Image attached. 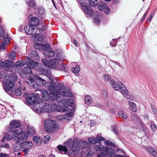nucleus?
Here are the masks:
<instances>
[{
	"mask_svg": "<svg viewBox=\"0 0 157 157\" xmlns=\"http://www.w3.org/2000/svg\"><path fill=\"white\" fill-rule=\"evenodd\" d=\"M95 139L96 141V143L97 142L99 143L101 141H103L104 140L103 137H102L101 136H97Z\"/></svg>",
	"mask_w": 157,
	"mask_h": 157,
	"instance_id": "nucleus-50",
	"label": "nucleus"
},
{
	"mask_svg": "<svg viewBox=\"0 0 157 157\" xmlns=\"http://www.w3.org/2000/svg\"><path fill=\"white\" fill-rule=\"evenodd\" d=\"M42 63L45 65H46L47 66L49 67L50 61L47 60L46 58H43L42 59Z\"/></svg>",
	"mask_w": 157,
	"mask_h": 157,
	"instance_id": "nucleus-53",
	"label": "nucleus"
},
{
	"mask_svg": "<svg viewBox=\"0 0 157 157\" xmlns=\"http://www.w3.org/2000/svg\"><path fill=\"white\" fill-rule=\"evenodd\" d=\"M112 131L115 134L118 135L119 134V131L118 130L117 128L115 126H113L112 128Z\"/></svg>",
	"mask_w": 157,
	"mask_h": 157,
	"instance_id": "nucleus-51",
	"label": "nucleus"
},
{
	"mask_svg": "<svg viewBox=\"0 0 157 157\" xmlns=\"http://www.w3.org/2000/svg\"><path fill=\"white\" fill-rule=\"evenodd\" d=\"M4 64H5L3 67L5 68L4 70L8 72H12V71L13 70L12 69H10V68H12V67L13 66L12 61L10 60H7L5 62H4Z\"/></svg>",
	"mask_w": 157,
	"mask_h": 157,
	"instance_id": "nucleus-18",
	"label": "nucleus"
},
{
	"mask_svg": "<svg viewBox=\"0 0 157 157\" xmlns=\"http://www.w3.org/2000/svg\"><path fill=\"white\" fill-rule=\"evenodd\" d=\"M150 127L151 129L154 131L156 130V126L153 121H151L150 122Z\"/></svg>",
	"mask_w": 157,
	"mask_h": 157,
	"instance_id": "nucleus-57",
	"label": "nucleus"
},
{
	"mask_svg": "<svg viewBox=\"0 0 157 157\" xmlns=\"http://www.w3.org/2000/svg\"><path fill=\"white\" fill-rule=\"evenodd\" d=\"M66 118L67 117L65 115H59L57 117V119L60 121L63 120Z\"/></svg>",
	"mask_w": 157,
	"mask_h": 157,
	"instance_id": "nucleus-60",
	"label": "nucleus"
},
{
	"mask_svg": "<svg viewBox=\"0 0 157 157\" xmlns=\"http://www.w3.org/2000/svg\"><path fill=\"white\" fill-rule=\"evenodd\" d=\"M85 103L87 105L91 104L93 102V99L90 95H86L85 98Z\"/></svg>",
	"mask_w": 157,
	"mask_h": 157,
	"instance_id": "nucleus-36",
	"label": "nucleus"
},
{
	"mask_svg": "<svg viewBox=\"0 0 157 157\" xmlns=\"http://www.w3.org/2000/svg\"><path fill=\"white\" fill-rule=\"evenodd\" d=\"M89 5H88L86 3H84L83 2H82L81 5L85 13L89 15L91 17H92L93 16L94 11L92 9L90 5L93 7H96L98 6V2H96L94 1L90 0L89 1Z\"/></svg>",
	"mask_w": 157,
	"mask_h": 157,
	"instance_id": "nucleus-5",
	"label": "nucleus"
},
{
	"mask_svg": "<svg viewBox=\"0 0 157 157\" xmlns=\"http://www.w3.org/2000/svg\"><path fill=\"white\" fill-rule=\"evenodd\" d=\"M40 98L36 95L33 93H31L30 94L29 97L27 98L26 99V102L27 105H33L36 103H38L37 100Z\"/></svg>",
	"mask_w": 157,
	"mask_h": 157,
	"instance_id": "nucleus-13",
	"label": "nucleus"
},
{
	"mask_svg": "<svg viewBox=\"0 0 157 157\" xmlns=\"http://www.w3.org/2000/svg\"><path fill=\"white\" fill-rule=\"evenodd\" d=\"M28 18L29 20H39L37 17L33 16L32 14H30L28 16Z\"/></svg>",
	"mask_w": 157,
	"mask_h": 157,
	"instance_id": "nucleus-59",
	"label": "nucleus"
},
{
	"mask_svg": "<svg viewBox=\"0 0 157 157\" xmlns=\"http://www.w3.org/2000/svg\"><path fill=\"white\" fill-rule=\"evenodd\" d=\"M25 62L20 60L17 62L15 65L16 67H22L25 66Z\"/></svg>",
	"mask_w": 157,
	"mask_h": 157,
	"instance_id": "nucleus-45",
	"label": "nucleus"
},
{
	"mask_svg": "<svg viewBox=\"0 0 157 157\" xmlns=\"http://www.w3.org/2000/svg\"><path fill=\"white\" fill-rule=\"evenodd\" d=\"M12 96H13L15 94L16 95L19 96H20L22 94L21 88H17L14 91L11 90L10 92Z\"/></svg>",
	"mask_w": 157,
	"mask_h": 157,
	"instance_id": "nucleus-34",
	"label": "nucleus"
},
{
	"mask_svg": "<svg viewBox=\"0 0 157 157\" xmlns=\"http://www.w3.org/2000/svg\"><path fill=\"white\" fill-rule=\"evenodd\" d=\"M118 115L124 120H126L128 117L127 114L122 110H119L118 111Z\"/></svg>",
	"mask_w": 157,
	"mask_h": 157,
	"instance_id": "nucleus-40",
	"label": "nucleus"
},
{
	"mask_svg": "<svg viewBox=\"0 0 157 157\" xmlns=\"http://www.w3.org/2000/svg\"><path fill=\"white\" fill-rule=\"evenodd\" d=\"M34 47L35 48L39 49L40 51L46 50L48 48H50V45L49 44H44L37 43H34Z\"/></svg>",
	"mask_w": 157,
	"mask_h": 157,
	"instance_id": "nucleus-17",
	"label": "nucleus"
},
{
	"mask_svg": "<svg viewBox=\"0 0 157 157\" xmlns=\"http://www.w3.org/2000/svg\"><path fill=\"white\" fill-rule=\"evenodd\" d=\"M92 22L94 25H98L100 23V20H93Z\"/></svg>",
	"mask_w": 157,
	"mask_h": 157,
	"instance_id": "nucleus-63",
	"label": "nucleus"
},
{
	"mask_svg": "<svg viewBox=\"0 0 157 157\" xmlns=\"http://www.w3.org/2000/svg\"><path fill=\"white\" fill-rule=\"evenodd\" d=\"M8 72L7 71V72H5L4 71L0 73V78H4V79H5V78H6L8 75H7V74H8Z\"/></svg>",
	"mask_w": 157,
	"mask_h": 157,
	"instance_id": "nucleus-49",
	"label": "nucleus"
},
{
	"mask_svg": "<svg viewBox=\"0 0 157 157\" xmlns=\"http://www.w3.org/2000/svg\"><path fill=\"white\" fill-rule=\"evenodd\" d=\"M56 52H55L56 54V59H57L58 60H61L62 57V54L61 52V50L59 49L58 50H56Z\"/></svg>",
	"mask_w": 157,
	"mask_h": 157,
	"instance_id": "nucleus-38",
	"label": "nucleus"
},
{
	"mask_svg": "<svg viewBox=\"0 0 157 157\" xmlns=\"http://www.w3.org/2000/svg\"><path fill=\"white\" fill-rule=\"evenodd\" d=\"M16 53L14 51H11L8 54L9 58L13 60L16 59Z\"/></svg>",
	"mask_w": 157,
	"mask_h": 157,
	"instance_id": "nucleus-44",
	"label": "nucleus"
},
{
	"mask_svg": "<svg viewBox=\"0 0 157 157\" xmlns=\"http://www.w3.org/2000/svg\"><path fill=\"white\" fill-rule=\"evenodd\" d=\"M60 94L63 96L68 97H72L73 96L72 93L70 91L61 90Z\"/></svg>",
	"mask_w": 157,
	"mask_h": 157,
	"instance_id": "nucleus-35",
	"label": "nucleus"
},
{
	"mask_svg": "<svg viewBox=\"0 0 157 157\" xmlns=\"http://www.w3.org/2000/svg\"><path fill=\"white\" fill-rule=\"evenodd\" d=\"M21 123L20 121H12L10 124V127L12 128H19L21 126Z\"/></svg>",
	"mask_w": 157,
	"mask_h": 157,
	"instance_id": "nucleus-27",
	"label": "nucleus"
},
{
	"mask_svg": "<svg viewBox=\"0 0 157 157\" xmlns=\"http://www.w3.org/2000/svg\"><path fill=\"white\" fill-rule=\"evenodd\" d=\"M55 69L56 70H61L62 71H64L66 72L68 71V70L66 67L63 65L62 64H59L57 66L56 68Z\"/></svg>",
	"mask_w": 157,
	"mask_h": 157,
	"instance_id": "nucleus-42",
	"label": "nucleus"
},
{
	"mask_svg": "<svg viewBox=\"0 0 157 157\" xmlns=\"http://www.w3.org/2000/svg\"><path fill=\"white\" fill-rule=\"evenodd\" d=\"M21 130H23L25 132V134L27 136V138L28 136L33 135L36 133L35 129L32 127L28 126L27 131H26L24 129Z\"/></svg>",
	"mask_w": 157,
	"mask_h": 157,
	"instance_id": "nucleus-26",
	"label": "nucleus"
},
{
	"mask_svg": "<svg viewBox=\"0 0 157 157\" xmlns=\"http://www.w3.org/2000/svg\"><path fill=\"white\" fill-rule=\"evenodd\" d=\"M25 83L29 86L30 87L35 88V79L32 77H29L28 78L24 81Z\"/></svg>",
	"mask_w": 157,
	"mask_h": 157,
	"instance_id": "nucleus-20",
	"label": "nucleus"
},
{
	"mask_svg": "<svg viewBox=\"0 0 157 157\" xmlns=\"http://www.w3.org/2000/svg\"><path fill=\"white\" fill-rule=\"evenodd\" d=\"M25 140L24 142L20 143L19 145L20 146L21 149H23L22 151L25 153V155H27L29 150L31 149L33 146V144L32 142H25Z\"/></svg>",
	"mask_w": 157,
	"mask_h": 157,
	"instance_id": "nucleus-10",
	"label": "nucleus"
},
{
	"mask_svg": "<svg viewBox=\"0 0 157 157\" xmlns=\"http://www.w3.org/2000/svg\"><path fill=\"white\" fill-rule=\"evenodd\" d=\"M102 97L105 98H106L108 97V94L106 90H103L102 92Z\"/></svg>",
	"mask_w": 157,
	"mask_h": 157,
	"instance_id": "nucleus-62",
	"label": "nucleus"
},
{
	"mask_svg": "<svg viewBox=\"0 0 157 157\" xmlns=\"http://www.w3.org/2000/svg\"><path fill=\"white\" fill-rule=\"evenodd\" d=\"M17 71L19 75L21 77L23 78H25L27 77V75L25 73V72L23 69L20 67L18 68Z\"/></svg>",
	"mask_w": 157,
	"mask_h": 157,
	"instance_id": "nucleus-37",
	"label": "nucleus"
},
{
	"mask_svg": "<svg viewBox=\"0 0 157 157\" xmlns=\"http://www.w3.org/2000/svg\"><path fill=\"white\" fill-rule=\"evenodd\" d=\"M57 105L55 103L53 104L51 101H50L48 103H45L43 107V110L46 112H51L56 108Z\"/></svg>",
	"mask_w": 157,
	"mask_h": 157,
	"instance_id": "nucleus-12",
	"label": "nucleus"
},
{
	"mask_svg": "<svg viewBox=\"0 0 157 157\" xmlns=\"http://www.w3.org/2000/svg\"><path fill=\"white\" fill-rule=\"evenodd\" d=\"M111 86L114 89L116 90H120L122 83L120 82H116L115 81L113 80L110 82Z\"/></svg>",
	"mask_w": 157,
	"mask_h": 157,
	"instance_id": "nucleus-19",
	"label": "nucleus"
},
{
	"mask_svg": "<svg viewBox=\"0 0 157 157\" xmlns=\"http://www.w3.org/2000/svg\"><path fill=\"white\" fill-rule=\"evenodd\" d=\"M40 21V20H29V24L31 26L36 27L39 25V26L41 25L42 22L43 21Z\"/></svg>",
	"mask_w": 157,
	"mask_h": 157,
	"instance_id": "nucleus-28",
	"label": "nucleus"
},
{
	"mask_svg": "<svg viewBox=\"0 0 157 157\" xmlns=\"http://www.w3.org/2000/svg\"><path fill=\"white\" fill-rule=\"evenodd\" d=\"M45 86L48 89L52 92H51L50 94L53 95V92H59L60 90H63L65 88L64 85L62 83L55 82H47L45 83Z\"/></svg>",
	"mask_w": 157,
	"mask_h": 157,
	"instance_id": "nucleus-4",
	"label": "nucleus"
},
{
	"mask_svg": "<svg viewBox=\"0 0 157 157\" xmlns=\"http://www.w3.org/2000/svg\"><path fill=\"white\" fill-rule=\"evenodd\" d=\"M25 64L28 67H24V70L28 74L32 75H33V73L32 69L35 70V68L34 67L36 66V62L33 61L31 59L28 57L25 58Z\"/></svg>",
	"mask_w": 157,
	"mask_h": 157,
	"instance_id": "nucleus-8",
	"label": "nucleus"
},
{
	"mask_svg": "<svg viewBox=\"0 0 157 157\" xmlns=\"http://www.w3.org/2000/svg\"><path fill=\"white\" fill-rule=\"evenodd\" d=\"M131 118L132 120L135 123H137L139 121V119L138 117L135 115H132L131 117Z\"/></svg>",
	"mask_w": 157,
	"mask_h": 157,
	"instance_id": "nucleus-48",
	"label": "nucleus"
},
{
	"mask_svg": "<svg viewBox=\"0 0 157 157\" xmlns=\"http://www.w3.org/2000/svg\"><path fill=\"white\" fill-rule=\"evenodd\" d=\"M119 90H120L121 93L122 94H126L128 92V91L127 88L123 84H122L121 86V88Z\"/></svg>",
	"mask_w": 157,
	"mask_h": 157,
	"instance_id": "nucleus-46",
	"label": "nucleus"
},
{
	"mask_svg": "<svg viewBox=\"0 0 157 157\" xmlns=\"http://www.w3.org/2000/svg\"><path fill=\"white\" fill-rule=\"evenodd\" d=\"M36 78L37 79V81L40 83L39 85L40 86H44V84L45 85V83H46V81L40 77L39 76H36Z\"/></svg>",
	"mask_w": 157,
	"mask_h": 157,
	"instance_id": "nucleus-41",
	"label": "nucleus"
},
{
	"mask_svg": "<svg viewBox=\"0 0 157 157\" xmlns=\"http://www.w3.org/2000/svg\"><path fill=\"white\" fill-rule=\"evenodd\" d=\"M17 76L15 74L10 73L3 79L2 83L3 87L7 92H10L14 85L15 81L17 79Z\"/></svg>",
	"mask_w": 157,
	"mask_h": 157,
	"instance_id": "nucleus-3",
	"label": "nucleus"
},
{
	"mask_svg": "<svg viewBox=\"0 0 157 157\" xmlns=\"http://www.w3.org/2000/svg\"><path fill=\"white\" fill-rule=\"evenodd\" d=\"M35 70L37 71L40 75H45L50 80H52V75L50 71L44 68V67L42 64L36 62V66H34Z\"/></svg>",
	"mask_w": 157,
	"mask_h": 157,
	"instance_id": "nucleus-6",
	"label": "nucleus"
},
{
	"mask_svg": "<svg viewBox=\"0 0 157 157\" xmlns=\"http://www.w3.org/2000/svg\"><path fill=\"white\" fill-rule=\"evenodd\" d=\"M59 63V60L57 59H53L50 61L49 67L55 69Z\"/></svg>",
	"mask_w": 157,
	"mask_h": 157,
	"instance_id": "nucleus-24",
	"label": "nucleus"
},
{
	"mask_svg": "<svg viewBox=\"0 0 157 157\" xmlns=\"http://www.w3.org/2000/svg\"><path fill=\"white\" fill-rule=\"evenodd\" d=\"M5 34V32L4 30L3 27L0 25V36L2 37Z\"/></svg>",
	"mask_w": 157,
	"mask_h": 157,
	"instance_id": "nucleus-55",
	"label": "nucleus"
},
{
	"mask_svg": "<svg viewBox=\"0 0 157 157\" xmlns=\"http://www.w3.org/2000/svg\"><path fill=\"white\" fill-rule=\"evenodd\" d=\"M155 13L154 12H152L150 14L149 16L147 17V20H151L154 16Z\"/></svg>",
	"mask_w": 157,
	"mask_h": 157,
	"instance_id": "nucleus-64",
	"label": "nucleus"
},
{
	"mask_svg": "<svg viewBox=\"0 0 157 157\" xmlns=\"http://www.w3.org/2000/svg\"><path fill=\"white\" fill-rule=\"evenodd\" d=\"M74 101V100L72 99H68L67 103L69 106H71L73 105Z\"/></svg>",
	"mask_w": 157,
	"mask_h": 157,
	"instance_id": "nucleus-54",
	"label": "nucleus"
},
{
	"mask_svg": "<svg viewBox=\"0 0 157 157\" xmlns=\"http://www.w3.org/2000/svg\"><path fill=\"white\" fill-rule=\"evenodd\" d=\"M114 151L113 148L105 146L103 151L101 152V155H102V157H115Z\"/></svg>",
	"mask_w": 157,
	"mask_h": 157,
	"instance_id": "nucleus-11",
	"label": "nucleus"
},
{
	"mask_svg": "<svg viewBox=\"0 0 157 157\" xmlns=\"http://www.w3.org/2000/svg\"><path fill=\"white\" fill-rule=\"evenodd\" d=\"M104 144L106 145H109L112 146L114 147L115 145V144H113L111 142L108 140H105L104 142Z\"/></svg>",
	"mask_w": 157,
	"mask_h": 157,
	"instance_id": "nucleus-58",
	"label": "nucleus"
},
{
	"mask_svg": "<svg viewBox=\"0 0 157 157\" xmlns=\"http://www.w3.org/2000/svg\"><path fill=\"white\" fill-rule=\"evenodd\" d=\"M13 148L14 150L15 151H20L21 149V148L17 145V143H15V144H14L13 145Z\"/></svg>",
	"mask_w": 157,
	"mask_h": 157,
	"instance_id": "nucleus-56",
	"label": "nucleus"
},
{
	"mask_svg": "<svg viewBox=\"0 0 157 157\" xmlns=\"http://www.w3.org/2000/svg\"><path fill=\"white\" fill-rule=\"evenodd\" d=\"M25 2L29 7H32L34 9H36V3L35 0H25Z\"/></svg>",
	"mask_w": 157,
	"mask_h": 157,
	"instance_id": "nucleus-30",
	"label": "nucleus"
},
{
	"mask_svg": "<svg viewBox=\"0 0 157 157\" xmlns=\"http://www.w3.org/2000/svg\"><path fill=\"white\" fill-rule=\"evenodd\" d=\"M71 70L73 73L77 74L80 71V67L79 66L77 65L75 67H72Z\"/></svg>",
	"mask_w": 157,
	"mask_h": 157,
	"instance_id": "nucleus-47",
	"label": "nucleus"
},
{
	"mask_svg": "<svg viewBox=\"0 0 157 157\" xmlns=\"http://www.w3.org/2000/svg\"><path fill=\"white\" fill-rule=\"evenodd\" d=\"M34 28L30 25H26L24 27V30L25 33L28 35H33L34 33Z\"/></svg>",
	"mask_w": 157,
	"mask_h": 157,
	"instance_id": "nucleus-23",
	"label": "nucleus"
},
{
	"mask_svg": "<svg viewBox=\"0 0 157 157\" xmlns=\"http://www.w3.org/2000/svg\"><path fill=\"white\" fill-rule=\"evenodd\" d=\"M44 124L45 130L48 132L52 133L58 130V124L54 121L51 120H46Z\"/></svg>",
	"mask_w": 157,
	"mask_h": 157,
	"instance_id": "nucleus-7",
	"label": "nucleus"
},
{
	"mask_svg": "<svg viewBox=\"0 0 157 157\" xmlns=\"http://www.w3.org/2000/svg\"><path fill=\"white\" fill-rule=\"evenodd\" d=\"M30 57L34 59L38 60L39 59V56L36 50H32L30 52L29 54Z\"/></svg>",
	"mask_w": 157,
	"mask_h": 157,
	"instance_id": "nucleus-29",
	"label": "nucleus"
},
{
	"mask_svg": "<svg viewBox=\"0 0 157 157\" xmlns=\"http://www.w3.org/2000/svg\"><path fill=\"white\" fill-rule=\"evenodd\" d=\"M2 37H3V40H2V42L0 43V52L5 50L6 48L5 45H6L9 44L10 42V38L9 37L5 35H4Z\"/></svg>",
	"mask_w": 157,
	"mask_h": 157,
	"instance_id": "nucleus-16",
	"label": "nucleus"
},
{
	"mask_svg": "<svg viewBox=\"0 0 157 157\" xmlns=\"http://www.w3.org/2000/svg\"><path fill=\"white\" fill-rule=\"evenodd\" d=\"M88 140L89 142L91 144H94L96 143V141L94 137H92L89 138Z\"/></svg>",
	"mask_w": 157,
	"mask_h": 157,
	"instance_id": "nucleus-52",
	"label": "nucleus"
},
{
	"mask_svg": "<svg viewBox=\"0 0 157 157\" xmlns=\"http://www.w3.org/2000/svg\"><path fill=\"white\" fill-rule=\"evenodd\" d=\"M78 138L75 137L73 140V144L71 145L72 140L69 139L65 143V146L59 145L57 148L61 153L65 154L67 152L69 155L73 153L74 155H76L79 151V148L76 146V143L78 140Z\"/></svg>",
	"mask_w": 157,
	"mask_h": 157,
	"instance_id": "nucleus-1",
	"label": "nucleus"
},
{
	"mask_svg": "<svg viewBox=\"0 0 157 157\" xmlns=\"http://www.w3.org/2000/svg\"><path fill=\"white\" fill-rule=\"evenodd\" d=\"M37 36H37L38 38H37V41H38L39 42H41L43 41L44 40V39L42 35H39Z\"/></svg>",
	"mask_w": 157,
	"mask_h": 157,
	"instance_id": "nucleus-61",
	"label": "nucleus"
},
{
	"mask_svg": "<svg viewBox=\"0 0 157 157\" xmlns=\"http://www.w3.org/2000/svg\"><path fill=\"white\" fill-rule=\"evenodd\" d=\"M11 131L13 132L12 136L7 133H6L3 136L1 140L2 143L4 142L5 139L7 141H10L13 140L17 142L27 140V136L25 134V132L23 130H21L19 133L16 131L12 130Z\"/></svg>",
	"mask_w": 157,
	"mask_h": 157,
	"instance_id": "nucleus-2",
	"label": "nucleus"
},
{
	"mask_svg": "<svg viewBox=\"0 0 157 157\" xmlns=\"http://www.w3.org/2000/svg\"><path fill=\"white\" fill-rule=\"evenodd\" d=\"M60 92L61 90L59 93H57L56 92H53L52 93L53 94L51 96V101L53 103V104L55 103L56 105L57 104H58L60 106L61 105L60 104H63L62 105L64 104L65 101L63 98V97L59 95V94L61 95Z\"/></svg>",
	"mask_w": 157,
	"mask_h": 157,
	"instance_id": "nucleus-9",
	"label": "nucleus"
},
{
	"mask_svg": "<svg viewBox=\"0 0 157 157\" xmlns=\"http://www.w3.org/2000/svg\"><path fill=\"white\" fill-rule=\"evenodd\" d=\"M105 147L99 143V145H95L94 146V148L96 151H103Z\"/></svg>",
	"mask_w": 157,
	"mask_h": 157,
	"instance_id": "nucleus-39",
	"label": "nucleus"
},
{
	"mask_svg": "<svg viewBox=\"0 0 157 157\" xmlns=\"http://www.w3.org/2000/svg\"><path fill=\"white\" fill-rule=\"evenodd\" d=\"M40 21H42V20ZM47 20H42V21H43V22L42 21V22L41 25L40 26V29H39L37 28H34V29L35 30H34V32L35 33L33 34V35H35L36 36H38L43 31L47 29L48 26L45 25V24H48V23L47 22Z\"/></svg>",
	"mask_w": 157,
	"mask_h": 157,
	"instance_id": "nucleus-15",
	"label": "nucleus"
},
{
	"mask_svg": "<svg viewBox=\"0 0 157 157\" xmlns=\"http://www.w3.org/2000/svg\"><path fill=\"white\" fill-rule=\"evenodd\" d=\"M98 8L101 11L104 12L106 14H109L110 12V9L107 5L106 3L103 1H100L98 2Z\"/></svg>",
	"mask_w": 157,
	"mask_h": 157,
	"instance_id": "nucleus-14",
	"label": "nucleus"
},
{
	"mask_svg": "<svg viewBox=\"0 0 157 157\" xmlns=\"http://www.w3.org/2000/svg\"><path fill=\"white\" fill-rule=\"evenodd\" d=\"M128 102L129 105V109L132 110L133 112H136L137 110V108L135 103L133 101H128Z\"/></svg>",
	"mask_w": 157,
	"mask_h": 157,
	"instance_id": "nucleus-32",
	"label": "nucleus"
},
{
	"mask_svg": "<svg viewBox=\"0 0 157 157\" xmlns=\"http://www.w3.org/2000/svg\"><path fill=\"white\" fill-rule=\"evenodd\" d=\"M147 150L148 152L153 156L155 157L157 156V152L152 147H149L148 148Z\"/></svg>",
	"mask_w": 157,
	"mask_h": 157,
	"instance_id": "nucleus-43",
	"label": "nucleus"
},
{
	"mask_svg": "<svg viewBox=\"0 0 157 157\" xmlns=\"http://www.w3.org/2000/svg\"><path fill=\"white\" fill-rule=\"evenodd\" d=\"M40 104L38 102V103L33 105V110L36 112V113H41L43 111V107L40 106Z\"/></svg>",
	"mask_w": 157,
	"mask_h": 157,
	"instance_id": "nucleus-25",
	"label": "nucleus"
},
{
	"mask_svg": "<svg viewBox=\"0 0 157 157\" xmlns=\"http://www.w3.org/2000/svg\"><path fill=\"white\" fill-rule=\"evenodd\" d=\"M49 48H48L46 50H44V55L45 57L48 58L53 57L56 54L54 51L50 50Z\"/></svg>",
	"mask_w": 157,
	"mask_h": 157,
	"instance_id": "nucleus-21",
	"label": "nucleus"
},
{
	"mask_svg": "<svg viewBox=\"0 0 157 157\" xmlns=\"http://www.w3.org/2000/svg\"><path fill=\"white\" fill-rule=\"evenodd\" d=\"M88 144V143L82 140H79L78 141V147L80 149H83L86 147Z\"/></svg>",
	"mask_w": 157,
	"mask_h": 157,
	"instance_id": "nucleus-31",
	"label": "nucleus"
},
{
	"mask_svg": "<svg viewBox=\"0 0 157 157\" xmlns=\"http://www.w3.org/2000/svg\"><path fill=\"white\" fill-rule=\"evenodd\" d=\"M37 11H38V13H36L35 14L36 15H43L44 16L45 14V10L44 8L43 7V6H39L37 8ZM44 16H43V17Z\"/></svg>",
	"mask_w": 157,
	"mask_h": 157,
	"instance_id": "nucleus-33",
	"label": "nucleus"
},
{
	"mask_svg": "<svg viewBox=\"0 0 157 157\" xmlns=\"http://www.w3.org/2000/svg\"><path fill=\"white\" fill-rule=\"evenodd\" d=\"M42 96L43 99L46 101H51V96L52 95H50L48 94L47 90H42L41 92Z\"/></svg>",
	"mask_w": 157,
	"mask_h": 157,
	"instance_id": "nucleus-22",
	"label": "nucleus"
}]
</instances>
